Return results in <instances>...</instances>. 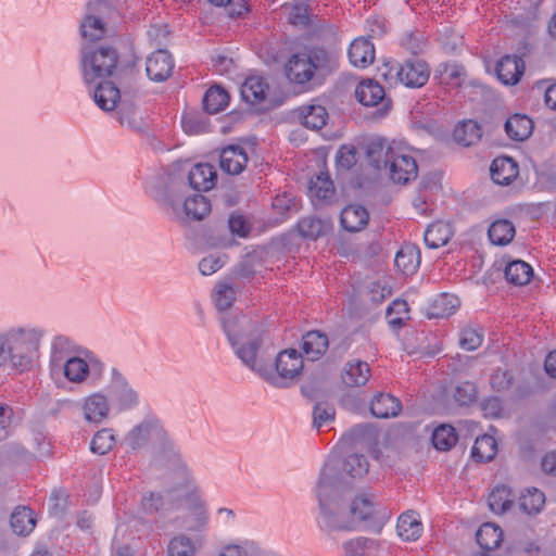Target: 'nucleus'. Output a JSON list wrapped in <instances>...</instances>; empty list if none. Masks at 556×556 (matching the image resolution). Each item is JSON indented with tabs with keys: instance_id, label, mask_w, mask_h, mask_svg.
<instances>
[{
	"instance_id": "f257e3e1",
	"label": "nucleus",
	"mask_w": 556,
	"mask_h": 556,
	"mask_svg": "<svg viewBox=\"0 0 556 556\" xmlns=\"http://www.w3.org/2000/svg\"><path fill=\"white\" fill-rule=\"evenodd\" d=\"M343 490L344 485L338 478L337 470L326 466L320 473L317 496L323 523L332 531L354 530L362 521L371 518L375 511L374 495L362 493L346 506Z\"/></svg>"
},
{
	"instance_id": "f03ea898",
	"label": "nucleus",
	"mask_w": 556,
	"mask_h": 556,
	"mask_svg": "<svg viewBox=\"0 0 556 556\" xmlns=\"http://www.w3.org/2000/svg\"><path fill=\"white\" fill-rule=\"evenodd\" d=\"M220 323L242 363L270 384L281 386L257 359V352L268 331V323L258 315H223Z\"/></svg>"
},
{
	"instance_id": "7ed1b4c3",
	"label": "nucleus",
	"mask_w": 556,
	"mask_h": 556,
	"mask_svg": "<svg viewBox=\"0 0 556 556\" xmlns=\"http://www.w3.org/2000/svg\"><path fill=\"white\" fill-rule=\"evenodd\" d=\"M366 156L375 169H388L390 179L395 184L406 185L418 176L415 157L401 142H388L383 138L372 139L366 147Z\"/></svg>"
},
{
	"instance_id": "20e7f679",
	"label": "nucleus",
	"mask_w": 556,
	"mask_h": 556,
	"mask_svg": "<svg viewBox=\"0 0 556 556\" xmlns=\"http://www.w3.org/2000/svg\"><path fill=\"white\" fill-rule=\"evenodd\" d=\"M334 60L324 47H304L292 53L285 64V75L289 83L298 86L308 85L315 77L329 74Z\"/></svg>"
},
{
	"instance_id": "39448f33",
	"label": "nucleus",
	"mask_w": 556,
	"mask_h": 556,
	"mask_svg": "<svg viewBox=\"0 0 556 556\" xmlns=\"http://www.w3.org/2000/svg\"><path fill=\"white\" fill-rule=\"evenodd\" d=\"M119 55L110 45L84 42L80 47L79 70L85 86L101 78H111L117 67Z\"/></svg>"
},
{
	"instance_id": "423d86ee",
	"label": "nucleus",
	"mask_w": 556,
	"mask_h": 556,
	"mask_svg": "<svg viewBox=\"0 0 556 556\" xmlns=\"http://www.w3.org/2000/svg\"><path fill=\"white\" fill-rule=\"evenodd\" d=\"M41 337L42 332L35 328L9 331L13 367L24 371L33 366L38 357Z\"/></svg>"
},
{
	"instance_id": "0eeeda50",
	"label": "nucleus",
	"mask_w": 556,
	"mask_h": 556,
	"mask_svg": "<svg viewBox=\"0 0 556 556\" xmlns=\"http://www.w3.org/2000/svg\"><path fill=\"white\" fill-rule=\"evenodd\" d=\"M387 65L389 75L394 76L397 83L409 89L424 87L431 74L428 62L415 56L407 58L402 62L392 61Z\"/></svg>"
},
{
	"instance_id": "6e6552de",
	"label": "nucleus",
	"mask_w": 556,
	"mask_h": 556,
	"mask_svg": "<svg viewBox=\"0 0 556 556\" xmlns=\"http://www.w3.org/2000/svg\"><path fill=\"white\" fill-rule=\"evenodd\" d=\"M167 431L156 418H146L131 428L124 438V443L131 452H139L154 446L165 439Z\"/></svg>"
},
{
	"instance_id": "1a4fd4ad",
	"label": "nucleus",
	"mask_w": 556,
	"mask_h": 556,
	"mask_svg": "<svg viewBox=\"0 0 556 556\" xmlns=\"http://www.w3.org/2000/svg\"><path fill=\"white\" fill-rule=\"evenodd\" d=\"M355 97L362 105L377 108V117L386 116L392 108V100L386 96L384 88L375 79L362 80L356 86Z\"/></svg>"
},
{
	"instance_id": "9d476101",
	"label": "nucleus",
	"mask_w": 556,
	"mask_h": 556,
	"mask_svg": "<svg viewBox=\"0 0 556 556\" xmlns=\"http://www.w3.org/2000/svg\"><path fill=\"white\" fill-rule=\"evenodd\" d=\"M304 363L302 354L295 349H287L278 353L276 356L275 367L278 376L274 375L269 369H267L281 386H276L277 388H285L287 383L285 380H295L298 379L303 369Z\"/></svg>"
},
{
	"instance_id": "9b49d317",
	"label": "nucleus",
	"mask_w": 556,
	"mask_h": 556,
	"mask_svg": "<svg viewBox=\"0 0 556 556\" xmlns=\"http://www.w3.org/2000/svg\"><path fill=\"white\" fill-rule=\"evenodd\" d=\"M146 191L163 208H170L174 212L179 210L181 194L177 193L164 177L155 176L147 180Z\"/></svg>"
},
{
	"instance_id": "f8f14e48",
	"label": "nucleus",
	"mask_w": 556,
	"mask_h": 556,
	"mask_svg": "<svg viewBox=\"0 0 556 556\" xmlns=\"http://www.w3.org/2000/svg\"><path fill=\"white\" fill-rule=\"evenodd\" d=\"M175 59L167 49H156L146 59V74L153 83L166 81L174 72Z\"/></svg>"
},
{
	"instance_id": "ddd939ff",
	"label": "nucleus",
	"mask_w": 556,
	"mask_h": 556,
	"mask_svg": "<svg viewBox=\"0 0 556 556\" xmlns=\"http://www.w3.org/2000/svg\"><path fill=\"white\" fill-rule=\"evenodd\" d=\"M151 467L156 470H185L181 457L168 433L152 450Z\"/></svg>"
},
{
	"instance_id": "4468645a",
	"label": "nucleus",
	"mask_w": 556,
	"mask_h": 556,
	"mask_svg": "<svg viewBox=\"0 0 556 556\" xmlns=\"http://www.w3.org/2000/svg\"><path fill=\"white\" fill-rule=\"evenodd\" d=\"M85 87L88 89L96 105L104 112L114 111L121 102L119 88L109 78H101L97 83Z\"/></svg>"
},
{
	"instance_id": "2eb2a0df",
	"label": "nucleus",
	"mask_w": 556,
	"mask_h": 556,
	"mask_svg": "<svg viewBox=\"0 0 556 556\" xmlns=\"http://www.w3.org/2000/svg\"><path fill=\"white\" fill-rule=\"evenodd\" d=\"M525 68L526 64L522 56L504 54L497 60L494 73L497 80L504 86H515L521 80Z\"/></svg>"
},
{
	"instance_id": "dca6fc26",
	"label": "nucleus",
	"mask_w": 556,
	"mask_h": 556,
	"mask_svg": "<svg viewBox=\"0 0 556 556\" xmlns=\"http://www.w3.org/2000/svg\"><path fill=\"white\" fill-rule=\"evenodd\" d=\"M519 175L518 162L509 155L496 156L490 165V176L498 186H509Z\"/></svg>"
},
{
	"instance_id": "f3484780",
	"label": "nucleus",
	"mask_w": 556,
	"mask_h": 556,
	"mask_svg": "<svg viewBox=\"0 0 556 556\" xmlns=\"http://www.w3.org/2000/svg\"><path fill=\"white\" fill-rule=\"evenodd\" d=\"M217 169L210 163H197L188 173V182L190 188L198 192L212 190L217 182Z\"/></svg>"
},
{
	"instance_id": "a211bd4d",
	"label": "nucleus",
	"mask_w": 556,
	"mask_h": 556,
	"mask_svg": "<svg viewBox=\"0 0 556 556\" xmlns=\"http://www.w3.org/2000/svg\"><path fill=\"white\" fill-rule=\"evenodd\" d=\"M339 222L342 230L356 233L368 225L369 212L362 204H348L341 210Z\"/></svg>"
},
{
	"instance_id": "6ab92c4d",
	"label": "nucleus",
	"mask_w": 556,
	"mask_h": 556,
	"mask_svg": "<svg viewBox=\"0 0 556 556\" xmlns=\"http://www.w3.org/2000/svg\"><path fill=\"white\" fill-rule=\"evenodd\" d=\"M248 160L244 148L239 144H228L220 151L219 167L226 174L239 175L244 170Z\"/></svg>"
},
{
	"instance_id": "aec40b11",
	"label": "nucleus",
	"mask_w": 556,
	"mask_h": 556,
	"mask_svg": "<svg viewBox=\"0 0 556 556\" xmlns=\"http://www.w3.org/2000/svg\"><path fill=\"white\" fill-rule=\"evenodd\" d=\"M334 185L326 170H320L308 181V194L314 205L328 204L334 197Z\"/></svg>"
},
{
	"instance_id": "412c9836",
	"label": "nucleus",
	"mask_w": 556,
	"mask_h": 556,
	"mask_svg": "<svg viewBox=\"0 0 556 556\" xmlns=\"http://www.w3.org/2000/svg\"><path fill=\"white\" fill-rule=\"evenodd\" d=\"M295 227L301 238L316 241L329 235L333 229V224L329 218L305 216L298 220Z\"/></svg>"
},
{
	"instance_id": "4be33fe9",
	"label": "nucleus",
	"mask_w": 556,
	"mask_h": 556,
	"mask_svg": "<svg viewBox=\"0 0 556 556\" xmlns=\"http://www.w3.org/2000/svg\"><path fill=\"white\" fill-rule=\"evenodd\" d=\"M269 85L261 75L248 76L240 87V96L249 105H256L266 100Z\"/></svg>"
},
{
	"instance_id": "5701e85b",
	"label": "nucleus",
	"mask_w": 556,
	"mask_h": 556,
	"mask_svg": "<svg viewBox=\"0 0 556 556\" xmlns=\"http://www.w3.org/2000/svg\"><path fill=\"white\" fill-rule=\"evenodd\" d=\"M350 63L358 68L368 67L375 60V46L369 38L354 39L348 49Z\"/></svg>"
},
{
	"instance_id": "b1692460",
	"label": "nucleus",
	"mask_w": 556,
	"mask_h": 556,
	"mask_svg": "<svg viewBox=\"0 0 556 556\" xmlns=\"http://www.w3.org/2000/svg\"><path fill=\"white\" fill-rule=\"evenodd\" d=\"M295 114L301 125L312 130L321 129L329 117L326 108L317 103L302 105L296 109Z\"/></svg>"
},
{
	"instance_id": "393cba45",
	"label": "nucleus",
	"mask_w": 556,
	"mask_h": 556,
	"mask_svg": "<svg viewBox=\"0 0 556 556\" xmlns=\"http://www.w3.org/2000/svg\"><path fill=\"white\" fill-rule=\"evenodd\" d=\"M420 250L412 243L403 244L394 257V266L401 274L410 276L417 271L420 265Z\"/></svg>"
},
{
	"instance_id": "a878e982",
	"label": "nucleus",
	"mask_w": 556,
	"mask_h": 556,
	"mask_svg": "<svg viewBox=\"0 0 556 556\" xmlns=\"http://www.w3.org/2000/svg\"><path fill=\"white\" fill-rule=\"evenodd\" d=\"M110 392L113 400L118 402L121 409L131 408L138 403L137 392L129 387L127 380L117 371H113Z\"/></svg>"
},
{
	"instance_id": "bb28decb",
	"label": "nucleus",
	"mask_w": 556,
	"mask_h": 556,
	"mask_svg": "<svg viewBox=\"0 0 556 556\" xmlns=\"http://www.w3.org/2000/svg\"><path fill=\"white\" fill-rule=\"evenodd\" d=\"M369 378V365L366 362L359 359L348 362L341 372L342 382L348 388L365 386Z\"/></svg>"
},
{
	"instance_id": "cd10ccee",
	"label": "nucleus",
	"mask_w": 556,
	"mask_h": 556,
	"mask_svg": "<svg viewBox=\"0 0 556 556\" xmlns=\"http://www.w3.org/2000/svg\"><path fill=\"white\" fill-rule=\"evenodd\" d=\"M466 75L465 66L458 62L440 63L434 71V80L444 86L460 87Z\"/></svg>"
},
{
	"instance_id": "c85d7f7f",
	"label": "nucleus",
	"mask_w": 556,
	"mask_h": 556,
	"mask_svg": "<svg viewBox=\"0 0 556 556\" xmlns=\"http://www.w3.org/2000/svg\"><path fill=\"white\" fill-rule=\"evenodd\" d=\"M504 130L514 141H525L533 131V121L526 114L510 115L504 123Z\"/></svg>"
},
{
	"instance_id": "c756f323",
	"label": "nucleus",
	"mask_w": 556,
	"mask_h": 556,
	"mask_svg": "<svg viewBox=\"0 0 556 556\" xmlns=\"http://www.w3.org/2000/svg\"><path fill=\"white\" fill-rule=\"evenodd\" d=\"M516 235L514 223L508 218L493 220L488 228V238L491 244L505 247L509 244Z\"/></svg>"
},
{
	"instance_id": "7c9ffc66",
	"label": "nucleus",
	"mask_w": 556,
	"mask_h": 556,
	"mask_svg": "<svg viewBox=\"0 0 556 556\" xmlns=\"http://www.w3.org/2000/svg\"><path fill=\"white\" fill-rule=\"evenodd\" d=\"M533 275V267L522 260H511L506 263L504 268L506 281L516 287L529 283Z\"/></svg>"
},
{
	"instance_id": "2f4dec72",
	"label": "nucleus",
	"mask_w": 556,
	"mask_h": 556,
	"mask_svg": "<svg viewBox=\"0 0 556 556\" xmlns=\"http://www.w3.org/2000/svg\"><path fill=\"white\" fill-rule=\"evenodd\" d=\"M328 345V337L318 330L308 331L302 337V350L309 361L319 359Z\"/></svg>"
},
{
	"instance_id": "473e14b6",
	"label": "nucleus",
	"mask_w": 556,
	"mask_h": 556,
	"mask_svg": "<svg viewBox=\"0 0 556 556\" xmlns=\"http://www.w3.org/2000/svg\"><path fill=\"white\" fill-rule=\"evenodd\" d=\"M401 401L387 393L377 394L370 403V412L376 418H391L400 414Z\"/></svg>"
},
{
	"instance_id": "72a5a7b5",
	"label": "nucleus",
	"mask_w": 556,
	"mask_h": 556,
	"mask_svg": "<svg viewBox=\"0 0 556 556\" xmlns=\"http://www.w3.org/2000/svg\"><path fill=\"white\" fill-rule=\"evenodd\" d=\"M481 137L482 127L473 119L459 122L453 130V138L455 142L463 147H470L477 143Z\"/></svg>"
},
{
	"instance_id": "f704fd0d",
	"label": "nucleus",
	"mask_w": 556,
	"mask_h": 556,
	"mask_svg": "<svg viewBox=\"0 0 556 556\" xmlns=\"http://www.w3.org/2000/svg\"><path fill=\"white\" fill-rule=\"evenodd\" d=\"M345 556H384L378 542L368 538H356L343 544Z\"/></svg>"
},
{
	"instance_id": "c9c22d12",
	"label": "nucleus",
	"mask_w": 556,
	"mask_h": 556,
	"mask_svg": "<svg viewBox=\"0 0 556 556\" xmlns=\"http://www.w3.org/2000/svg\"><path fill=\"white\" fill-rule=\"evenodd\" d=\"M185 215L191 220H203L212 210L211 201L207 197L195 193L187 197L182 202Z\"/></svg>"
},
{
	"instance_id": "e433bc0d",
	"label": "nucleus",
	"mask_w": 556,
	"mask_h": 556,
	"mask_svg": "<svg viewBox=\"0 0 556 556\" xmlns=\"http://www.w3.org/2000/svg\"><path fill=\"white\" fill-rule=\"evenodd\" d=\"M230 96L225 88L213 86L203 96V110L208 114L219 113L227 108Z\"/></svg>"
},
{
	"instance_id": "4c0bfd02",
	"label": "nucleus",
	"mask_w": 556,
	"mask_h": 556,
	"mask_svg": "<svg viewBox=\"0 0 556 556\" xmlns=\"http://www.w3.org/2000/svg\"><path fill=\"white\" fill-rule=\"evenodd\" d=\"M86 420L99 424L109 415V403L104 395L96 393L86 399L84 404Z\"/></svg>"
},
{
	"instance_id": "58836bf2",
	"label": "nucleus",
	"mask_w": 556,
	"mask_h": 556,
	"mask_svg": "<svg viewBox=\"0 0 556 556\" xmlns=\"http://www.w3.org/2000/svg\"><path fill=\"white\" fill-rule=\"evenodd\" d=\"M10 525L17 535H28L36 526L33 510L26 506H17L11 514Z\"/></svg>"
},
{
	"instance_id": "ea45409f",
	"label": "nucleus",
	"mask_w": 556,
	"mask_h": 556,
	"mask_svg": "<svg viewBox=\"0 0 556 556\" xmlns=\"http://www.w3.org/2000/svg\"><path fill=\"white\" fill-rule=\"evenodd\" d=\"M106 25L98 15H93L86 10V15L80 23V35L89 42H99L106 33Z\"/></svg>"
},
{
	"instance_id": "a19ab883",
	"label": "nucleus",
	"mask_w": 556,
	"mask_h": 556,
	"mask_svg": "<svg viewBox=\"0 0 556 556\" xmlns=\"http://www.w3.org/2000/svg\"><path fill=\"white\" fill-rule=\"evenodd\" d=\"M396 529L402 539L415 541L420 536L422 526L414 511H406L399 517Z\"/></svg>"
},
{
	"instance_id": "79ce46f5",
	"label": "nucleus",
	"mask_w": 556,
	"mask_h": 556,
	"mask_svg": "<svg viewBox=\"0 0 556 556\" xmlns=\"http://www.w3.org/2000/svg\"><path fill=\"white\" fill-rule=\"evenodd\" d=\"M476 539L482 549L493 551L503 541V531L498 526L486 522L479 528Z\"/></svg>"
},
{
	"instance_id": "37998d69",
	"label": "nucleus",
	"mask_w": 556,
	"mask_h": 556,
	"mask_svg": "<svg viewBox=\"0 0 556 556\" xmlns=\"http://www.w3.org/2000/svg\"><path fill=\"white\" fill-rule=\"evenodd\" d=\"M497 452V444L493 437L483 434L476 439L471 448V457L477 463H486L492 460Z\"/></svg>"
},
{
	"instance_id": "c03bdc74",
	"label": "nucleus",
	"mask_w": 556,
	"mask_h": 556,
	"mask_svg": "<svg viewBox=\"0 0 556 556\" xmlns=\"http://www.w3.org/2000/svg\"><path fill=\"white\" fill-rule=\"evenodd\" d=\"M448 240V227L442 223L430 224L424 232L425 244L432 250L444 247Z\"/></svg>"
},
{
	"instance_id": "a18cd8bd",
	"label": "nucleus",
	"mask_w": 556,
	"mask_h": 556,
	"mask_svg": "<svg viewBox=\"0 0 556 556\" xmlns=\"http://www.w3.org/2000/svg\"><path fill=\"white\" fill-rule=\"evenodd\" d=\"M460 305V299L456 294L442 292L433 296L426 313H456Z\"/></svg>"
},
{
	"instance_id": "49530a36",
	"label": "nucleus",
	"mask_w": 556,
	"mask_h": 556,
	"mask_svg": "<svg viewBox=\"0 0 556 556\" xmlns=\"http://www.w3.org/2000/svg\"><path fill=\"white\" fill-rule=\"evenodd\" d=\"M118 122L122 126H126L131 130L137 132L144 131V122L141 115L138 113V110L132 105L126 102H122L118 111Z\"/></svg>"
},
{
	"instance_id": "de8ad7c7",
	"label": "nucleus",
	"mask_w": 556,
	"mask_h": 556,
	"mask_svg": "<svg viewBox=\"0 0 556 556\" xmlns=\"http://www.w3.org/2000/svg\"><path fill=\"white\" fill-rule=\"evenodd\" d=\"M545 504L544 493L536 488H529L519 498L520 509L528 515H535L542 510Z\"/></svg>"
},
{
	"instance_id": "09e8293b",
	"label": "nucleus",
	"mask_w": 556,
	"mask_h": 556,
	"mask_svg": "<svg viewBox=\"0 0 556 556\" xmlns=\"http://www.w3.org/2000/svg\"><path fill=\"white\" fill-rule=\"evenodd\" d=\"M514 504L510 490L505 485L496 486L488 497V505L495 514H504Z\"/></svg>"
},
{
	"instance_id": "8fccbe9b",
	"label": "nucleus",
	"mask_w": 556,
	"mask_h": 556,
	"mask_svg": "<svg viewBox=\"0 0 556 556\" xmlns=\"http://www.w3.org/2000/svg\"><path fill=\"white\" fill-rule=\"evenodd\" d=\"M431 440L437 450L448 451L456 444L458 437L454 427L441 425L434 429Z\"/></svg>"
},
{
	"instance_id": "3c124183",
	"label": "nucleus",
	"mask_w": 556,
	"mask_h": 556,
	"mask_svg": "<svg viewBox=\"0 0 556 556\" xmlns=\"http://www.w3.org/2000/svg\"><path fill=\"white\" fill-rule=\"evenodd\" d=\"M88 12L98 15L105 23L115 21L121 13L111 4L110 0H90L87 4Z\"/></svg>"
},
{
	"instance_id": "603ef678",
	"label": "nucleus",
	"mask_w": 556,
	"mask_h": 556,
	"mask_svg": "<svg viewBox=\"0 0 556 556\" xmlns=\"http://www.w3.org/2000/svg\"><path fill=\"white\" fill-rule=\"evenodd\" d=\"M89 374L88 364L79 357H71L64 364V375L73 382H81Z\"/></svg>"
},
{
	"instance_id": "864d4df0",
	"label": "nucleus",
	"mask_w": 556,
	"mask_h": 556,
	"mask_svg": "<svg viewBox=\"0 0 556 556\" xmlns=\"http://www.w3.org/2000/svg\"><path fill=\"white\" fill-rule=\"evenodd\" d=\"M369 469V463L363 454H351L343 463V471L353 478L364 477Z\"/></svg>"
},
{
	"instance_id": "5fc2aeb1",
	"label": "nucleus",
	"mask_w": 556,
	"mask_h": 556,
	"mask_svg": "<svg viewBox=\"0 0 556 556\" xmlns=\"http://www.w3.org/2000/svg\"><path fill=\"white\" fill-rule=\"evenodd\" d=\"M237 289L232 283L222 282L218 285L215 295L214 303L219 312L226 311L231 307L236 300Z\"/></svg>"
},
{
	"instance_id": "6e6d98bb",
	"label": "nucleus",
	"mask_w": 556,
	"mask_h": 556,
	"mask_svg": "<svg viewBox=\"0 0 556 556\" xmlns=\"http://www.w3.org/2000/svg\"><path fill=\"white\" fill-rule=\"evenodd\" d=\"M115 442L112 429L104 428L93 435L90 450L96 454L105 455L113 448Z\"/></svg>"
},
{
	"instance_id": "4d7b16f0",
	"label": "nucleus",
	"mask_w": 556,
	"mask_h": 556,
	"mask_svg": "<svg viewBox=\"0 0 556 556\" xmlns=\"http://www.w3.org/2000/svg\"><path fill=\"white\" fill-rule=\"evenodd\" d=\"M195 551L194 542L185 534L173 538L168 544V556H193Z\"/></svg>"
},
{
	"instance_id": "13d9d810",
	"label": "nucleus",
	"mask_w": 556,
	"mask_h": 556,
	"mask_svg": "<svg viewBox=\"0 0 556 556\" xmlns=\"http://www.w3.org/2000/svg\"><path fill=\"white\" fill-rule=\"evenodd\" d=\"M427 43L426 37L417 31H408L400 39L401 47L410 52L415 58H418L425 51Z\"/></svg>"
},
{
	"instance_id": "bf43d9fd",
	"label": "nucleus",
	"mask_w": 556,
	"mask_h": 556,
	"mask_svg": "<svg viewBox=\"0 0 556 556\" xmlns=\"http://www.w3.org/2000/svg\"><path fill=\"white\" fill-rule=\"evenodd\" d=\"M228 229L232 236L247 239L252 231V225L244 215L232 213L228 217Z\"/></svg>"
},
{
	"instance_id": "052dcab7",
	"label": "nucleus",
	"mask_w": 556,
	"mask_h": 556,
	"mask_svg": "<svg viewBox=\"0 0 556 556\" xmlns=\"http://www.w3.org/2000/svg\"><path fill=\"white\" fill-rule=\"evenodd\" d=\"M477 394L476 384L470 381H465L455 388L453 397L459 406H468L476 402Z\"/></svg>"
},
{
	"instance_id": "680f3d73",
	"label": "nucleus",
	"mask_w": 556,
	"mask_h": 556,
	"mask_svg": "<svg viewBox=\"0 0 556 556\" xmlns=\"http://www.w3.org/2000/svg\"><path fill=\"white\" fill-rule=\"evenodd\" d=\"M357 163V149L353 144H343L337 152L338 169L349 170Z\"/></svg>"
},
{
	"instance_id": "e2e57ef3",
	"label": "nucleus",
	"mask_w": 556,
	"mask_h": 556,
	"mask_svg": "<svg viewBox=\"0 0 556 556\" xmlns=\"http://www.w3.org/2000/svg\"><path fill=\"white\" fill-rule=\"evenodd\" d=\"M334 407L328 403H317L313 409V426L319 429L325 422L334 418Z\"/></svg>"
},
{
	"instance_id": "0e129e2a",
	"label": "nucleus",
	"mask_w": 556,
	"mask_h": 556,
	"mask_svg": "<svg viewBox=\"0 0 556 556\" xmlns=\"http://www.w3.org/2000/svg\"><path fill=\"white\" fill-rule=\"evenodd\" d=\"M290 23L309 27L312 25L309 5L306 3H295L290 12Z\"/></svg>"
},
{
	"instance_id": "69168bd1",
	"label": "nucleus",
	"mask_w": 556,
	"mask_h": 556,
	"mask_svg": "<svg viewBox=\"0 0 556 556\" xmlns=\"http://www.w3.org/2000/svg\"><path fill=\"white\" fill-rule=\"evenodd\" d=\"M73 351V343L70 338L64 336H58L52 344L51 362L59 363Z\"/></svg>"
},
{
	"instance_id": "338daca9",
	"label": "nucleus",
	"mask_w": 556,
	"mask_h": 556,
	"mask_svg": "<svg viewBox=\"0 0 556 556\" xmlns=\"http://www.w3.org/2000/svg\"><path fill=\"white\" fill-rule=\"evenodd\" d=\"M391 295V288L380 280L372 281L368 288L369 301L375 304H381Z\"/></svg>"
},
{
	"instance_id": "774afa93",
	"label": "nucleus",
	"mask_w": 556,
	"mask_h": 556,
	"mask_svg": "<svg viewBox=\"0 0 556 556\" xmlns=\"http://www.w3.org/2000/svg\"><path fill=\"white\" fill-rule=\"evenodd\" d=\"M225 261L219 255L210 254L199 262V270L203 276H210L219 270Z\"/></svg>"
}]
</instances>
